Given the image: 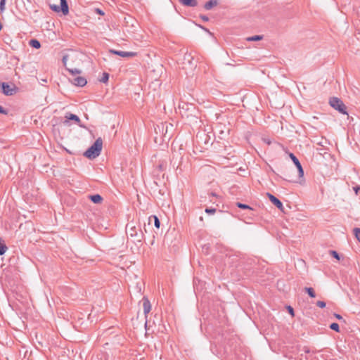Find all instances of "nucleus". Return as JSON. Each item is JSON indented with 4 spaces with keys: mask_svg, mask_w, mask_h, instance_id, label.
Returning a JSON list of instances; mask_svg holds the SVG:
<instances>
[{
    "mask_svg": "<svg viewBox=\"0 0 360 360\" xmlns=\"http://www.w3.org/2000/svg\"><path fill=\"white\" fill-rule=\"evenodd\" d=\"M84 58V54L76 51H71L63 56V62L67 67L68 71L76 75L81 73V65Z\"/></svg>",
    "mask_w": 360,
    "mask_h": 360,
    "instance_id": "nucleus-1",
    "label": "nucleus"
},
{
    "mask_svg": "<svg viewBox=\"0 0 360 360\" xmlns=\"http://www.w3.org/2000/svg\"><path fill=\"white\" fill-rule=\"evenodd\" d=\"M102 148L103 140L101 138H98L94 143L84 152V155L90 160L95 159L100 155Z\"/></svg>",
    "mask_w": 360,
    "mask_h": 360,
    "instance_id": "nucleus-2",
    "label": "nucleus"
},
{
    "mask_svg": "<svg viewBox=\"0 0 360 360\" xmlns=\"http://www.w3.org/2000/svg\"><path fill=\"white\" fill-rule=\"evenodd\" d=\"M50 8L55 12H62L63 15H67L69 11L66 0H47Z\"/></svg>",
    "mask_w": 360,
    "mask_h": 360,
    "instance_id": "nucleus-3",
    "label": "nucleus"
},
{
    "mask_svg": "<svg viewBox=\"0 0 360 360\" xmlns=\"http://www.w3.org/2000/svg\"><path fill=\"white\" fill-rule=\"evenodd\" d=\"M329 103L331 107L338 110L342 114H347L346 107L341 100L337 97H333L330 99Z\"/></svg>",
    "mask_w": 360,
    "mask_h": 360,
    "instance_id": "nucleus-4",
    "label": "nucleus"
},
{
    "mask_svg": "<svg viewBox=\"0 0 360 360\" xmlns=\"http://www.w3.org/2000/svg\"><path fill=\"white\" fill-rule=\"evenodd\" d=\"M2 90L4 94L11 96L15 94L16 87L15 85H9L6 83L2 84Z\"/></svg>",
    "mask_w": 360,
    "mask_h": 360,
    "instance_id": "nucleus-5",
    "label": "nucleus"
},
{
    "mask_svg": "<svg viewBox=\"0 0 360 360\" xmlns=\"http://www.w3.org/2000/svg\"><path fill=\"white\" fill-rule=\"evenodd\" d=\"M110 53L120 56L123 58H132L137 55L136 52L132 51H115V50H110Z\"/></svg>",
    "mask_w": 360,
    "mask_h": 360,
    "instance_id": "nucleus-6",
    "label": "nucleus"
},
{
    "mask_svg": "<svg viewBox=\"0 0 360 360\" xmlns=\"http://www.w3.org/2000/svg\"><path fill=\"white\" fill-rule=\"evenodd\" d=\"M65 120L64 121V124L65 125H68L69 124V120H73L75 122L76 124H77L80 127H82V125L81 124V120L79 118L78 116H77L76 115H74V114H71V113H68L66 115H65Z\"/></svg>",
    "mask_w": 360,
    "mask_h": 360,
    "instance_id": "nucleus-7",
    "label": "nucleus"
},
{
    "mask_svg": "<svg viewBox=\"0 0 360 360\" xmlns=\"http://www.w3.org/2000/svg\"><path fill=\"white\" fill-rule=\"evenodd\" d=\"M266 195L269 198V199L270 200V201L274 205H276L279 210H283V206L282 202L277 198H276L274 195H273L272 194H271L269 193H267Z\"/></svg>",
    "mask_w": 360,
    "mask_h": 360,
    "instance_id": "nucleus-8",
    "label": "nucleus"
},
{
    "mask_svg": "<svg viewBox=\"0 0 360 360\" xmlns=\"http://www.w3.org/2000/svg\"><path fill=\"white\" fill-rule=\"evenodd\" d=\"M142 302H143V311H144L146 316H147L148 314L151 310V304H150V302L148 300V299L146 297H143L142 300Z\"/></svg>",
    "mask_w": 360,
    "mask_h": 360,
    "instance_id": "nucleus-9",
    "label": "nucleus"
},
{
    "mask_svg": "<svg viewBox=\"0 0 360 360\" xmlns=\"http://www.w3.org/2000/svg\"><path fill=\"white\" fill-rule=\"evenodd\" d=\"M72 83L78 86H84L86 84V79L83 77L79 76L73 79Z\"/></svg>",
    "mask_w": 360,
    "mask_h": 360,
    "instance_id": "nucleus-10",
    "label": "nucleus"
},
{
    "mask_svg": "<svg viewBox=\"0 0 360 360\" xmlns=\"http://www.w3.org/2000/svg\"><path fill=\"white\" fill-rule=\"evenodd\" d=\"M179 1L185 6L195 7L198 5L197 0H179Z\"/></svg>",
    "mask_w": 360,
    "mask_h": 360,
    "instance_id": "nucleus-11",
    "label": "nucleus"
},
{
    "mask_svg": "<svg viewBox=\"0 0 360 360\" xmlns=\"http://www.w3.org/2000/svg\"><path fill=\"white\" fill-rule=\"evenodd\" d=\"M219 4L218 0H210L206 2L204 5V8L205 10H210L214 7H216Z\"/></svg>",
    "mask_w": 360,
    "mask_h": 360,
    "instance_id": "nucleus-12",
    "label": "nucleus"
},
{
    "mask_svg": "<svg viewBox=\"0 0 360 360\" xmlns=\"http://www.w3.org/2000/svg\"><path fill=\"white\" fill-rule=\"evenodd\" d=\"M89 198L95 204H101L103 201V198L99 194L90 195Z\"/></svg>",
    "mask_w": 360,
    "mask_h": 360,
    "instance_id": "nucleus-13",
    "label": "nucleus"
},
{
    "mask_svg": "<svg viewBox=\"0 0 360 360\" xmlns=\"http://www.w3.org/2000/svg\"><path fill=\"white\" fill-rule=\"evenodd\" d=\"M295 166L297 167V168L298 169L299 177H300V179H301L300 181H299V183H302L303 176H304L303 169H302V165L299 161L295 164Z\"/></svg>",
    "mask_w": 360,
    "mask_h": 360,
    "instance_id": "nucleus-14",
    "label": "nucleus"
},
{
    "mask_svg": "<svg viewBox=\"0 0 360 360\" xmlns=\"http://www.w3.org/2000/svg\"><path fill=\"white\" fill-rule=\"evenodd\" d=\"M295 166L297 167V168L298 169L299 177H300V179H301L300 181H299V183H302L303 176H304L303 169H302V165L299 161L295 164Z\"/></svg>",
    "mask_w": 360,
    "mask_h": 360,
    "instance_id": "nucleus-15",
    "label": "nucleus"
},
{
    "mask_svg": "<svg viewBox=\"0 0 360 360\" xmlns=\"http://www.w3.org/2000/svg\"><path fill=\"white\" fill-rule=\"evenodd\" d=\"M29 44L31 46L35 49H39L41 47L39 41L37 39H31Z\"/></svg>",
    "mask_w": 360,
    "mask_h": 360,
    "instance_id": "nucleus-16",
    "label": "nucleus"
},
{
    "mask_svg": "<svg viewBox=\"0 0 360 360\" xmlns=\"http://www.w3.org/2000/svg\"><path fill=\"white\" fill-rule=\"evenodd\" d=\"M197 33L199 34V35H203V34H211V33L206 29L203 28L202 26L199 25L198 27V30H197Z\"/></svg>",
    "mask_w": 360,
    "mask_h": 360,
    "instance_id": "nucleus-17",
    "label": "nucleus"
},
{
    "mask_svg": "<svg viewBox=\"0 0 360 360\" xmlns=\"http://www.w3.org/2000/svg\"><path fill=\"white\" fill-rule=\"evenodd\" d=\"M304 290L311 297L314 298L316 297L315 292L312 288H305Z\"/></svg>",
    "mask_w": 360,
    "mask_h": 360,
    "instance_id": "nucleus-18",
    "label": "nucleus"
},
{
    "mask_svg": "<svg viewBox=\"0 0 360 360\" xmlns=\"http://www.w3.org/2000/svg\"><path fill=\"white\" fill-rule=\"evenodd\" d=\"M263 39V36L262 35H255L253 37H248V41H259Z\"/></svg>",
    "mask_w": 360,
    "mask_h": 360,
    "instance_id": "nucleus-19",
    "label": "nucleus"
},
{
    "mask_svg": "<svg viewBox=\"0 0 360 360\" xmlns=\"http://www.w3.org/2000/svg\"><path fill=\"white\" fill-rule=\"evenodd\" d=\"M109 75L107 72H103L102 77L100 79V82L106 83L108 81Z\"/></svg>",
    "mask_w": 360,
    "mask_h": 360,
    "instance_id": "nucleus-20",
    "label": "nucleus"
},
{
    "mask_svg": "<svg viewBox=\"0 0 360 360\" xmlns=\"http://www.w3.org/2000/svg\"><path fill=\"white\" fill-rule=\"evenodd\" d=\"M7 250L6 245L4 243L0 242V255H4Z\"/></svg>",
    "mask_w": 360,
    "mask_h": 360,
    "instance_id": "nucleus-21",
    "label": "nucleus"
},
{
    "mask_svg": "<svg viewBox=\"0 0 360 360\" xmlns=\"http://www.w3.org/2000/svg\"><path fill=\"white\" fill-rule=\"evenodd\" d=\"M353 231H354V233L355 235L356 238L360 243V229L359 228H354Z\"/></svg>",
    "mask_w": 360,
    "mask_h": 360,
    "instance_id": "nucleus-22",
    "label": "nucleus"
},
{
    "mask_svg": "<svg viewBox=\"0 0 360 360\" xmlns=\"http://www.w3.org/2000/svg\"><path fill=\"white\" fill-rule=\"evenodd\" d=\"M330 329L336 331V332H339L340 331V327H339V325L337 323H333L330 324Z\"/></svg>",
    "mask_w": 360,
    "mask_h": 360,
    "instance_id": "nucleus-23",
    "label": "nucleus"
},
{
    "mask_svg": "<svg viewBox=\"0 0 360 360\" xmlns=\"http://www.w3.org/2000/svg\"><path fill=\"white\" fill-rule=\"evenodd\" d=\"M236 205H237L239 208H241V209L252 210V207H250L249 205H245V204H243V203H240V202H237V203H236Z\"/></svg>",
    "mask_w": 360,
    "mask_h": 360,
    "instance_id": "nucleus-24",
    "label": "nucleus"
},
{
    "mask_svg": "<svg viewBox=\"0 0 360 360\" xmlns=\"http://www.w3.org/2000/svg\"><path fill=\"white\" fill-rule=\"evenodd\" d=\"M154 219V224L156 228L159 229L160 226V222L159 221V219L156 216H153Z\"/></svg>",
    "mask_w": 360,
    "mask_h": 360,
    "instance_id": "nucleus-25",
    "label": "nucleus"
},
{
    "mask_svg": "<svg viewBox=\"0 0 360 360\" xmlns=\"http://www.w3.org/2000/svg\"><path fill=\"white\" fill-rule=\"evenodd\" d=\"M94 13L95 14L100 15H105L104 12L103 11H101V9H99V8H96L94 11Z\"/></svg>",
    "mask_w": 360,
    "mask_h": 360,
    "instance_id": "nucleus-26",
    "label": "nucleus"
},
{
    "mask_svg": "<svg viewBox=\"0 0 360 360\" xmlns=\"http://www.w3.org/2000/svg\"><path fill=\"white\" fill-rule=\"evenodd\" d=\"M289 156L291 158V160L293 161L295 165L299 161L298 159L292 153H290Z\"/></svg>",
    "mask_w": 360,
    "mask_h": 360,
    "instance_id": "nucleus-27",
    "label": "nucleus"
},
{
    "mask_svg": "<svg viewBox=\"0 0 360 360\" xmlns=\"http://www.w3.org/2000/svg\"><path fill=\"white\" fill-rule=\"evenodd\" d=\"M316 305L320 308H324L326 307V303L323 301H318L316 302Z\"/></svg>",
    "mask_w": 360,
    "mask_h": 360,
    "instance_id": "nucleus-28",
    "label": "nucleus"
},
{
    "mask_svg": "<svg viewBox=\"0 0 360 360\" xmlns=\"http://www.w3.org/2000/svg\"><path fill=\"white\" fill-rule=\"evenodd\" d=\"M205 212L208 214H214L215 212H216V210L215 209H212V208H207L205 210Z\"/></svg>",
    "mask_w": 360,
    "mask_h": 360,
    "instance_id": "nucleus-29",
    "label": "nucleus"
},
{
    "mask_svg": "<svg viewBox=\"0 0 360 360\" xmlns=\"http://www.w3.org/2000/svg\"><path fill=\"white\" fill-rule=\"evenodd\" d=\"M288 310L290 314L293 317L295 316L294 310L290 306L288 307Z\"/></svg>",
    "mask_w": 360,
    "mask_h": 360,
    "instance_id": "nucleus-30",
    "label": "nucleus"
},
{
    "mask_svg": "<svg viewBox=\"0 0 360 360\" xmlns=\"http://www.w3.org/2000/svg\"><path fill=\"white\" fill-rule=\"evenodd\" d=\"M331 255H332L335 258H336L337 259H338V260L340 259L339 255L338 254V252H335V251H332V252H331Z\"/></svg>",
    "mask_w": 360,
    "mask_h": 360,
    "instance_id": "nucleus-31",
    "label": "nucleus"
},
{
    "mask_svg": "<svg viewBox=\"0 0 360 360\" xmlns=\"http://www.w3.org/2000/svg\"><path fill=\"white\" fill-rule=\"evenodd\" d=\"M5 1L6 0H1V2H0V8H1V10L4 9V4H5Z\"/></svg>",
    "mask_w": 360,
    "mask_h": 360,
    "instance_id": "nucleus-32",
    "label": "nucleus"
},
{
    "mask_svg": "<svg viewBox=\"0 0 360 360\" xmlns=\"http://www.w3.org/2000/svg\"><path fill=\"white\" fill-rule=\"evenodd\" d=\"M335 318H337L339 320H341L342 319V316H340V314H335Z\"/></svg>",
    "mask_w": 360,
    "mask_h": 360,
    "instance_id": "nucleus-33",
    "label": "nucleus"
},
{
    "mask_svg": "<svg viewBox=\"0 0 360 360\" xmlns=\"http://www.w3.org/2000/svg\"><path fill=\"white\" fill-rule=\"evenodd\" d=\"M0 113L6 114V111L3 109L1 106H0Z\"/></svg>",
    "mask_w": 360,
    "mask_h": 360,
    "instance_id": "nucleus-34",
    "label": "nucleus"
},
{
    "mask_svg": "<svg viewBox=\"0 0 360 360\" xmlns=\"http://www.w3.org/2000/svg\"><path fill=\"white\" fill-rule=\"evenodd\" d=\"M202 20H204V21H207L208 20V18L205 16H202Z\"/></svg>",
    "mask_w": 360,
    "mask_h": 360,
    "instance_id": "nucleus-35",
    "label": "nucleus"
},
{
    "mask_svg": "<svg viewBox=\"0 0 360 360\" xmlns=\"http://www.w3.org/2000/svg\"><path fill=\"white\" fill-rule=\"evenodd\" d=\"M2 28H3V25H2V24H0V31L2 30Z\"/></svg>",
    "mask_w": 360,
    "mask_h": 360,
    "instance_id": "nucleus-36",
    "label": "nucleus"
},
{
    "mask_svg": "<svg viewBox=\"0 0 360 360\" xmlns=\"http://www.w3.org/2000/svg\"><path fill=\"white\" fill-rule=\"evenodd\" d=\"M103 20H109V19H108V18H104Z\"/></svg>",
    "mask_w": 360,
    "mask_h": 360,
    "instance_id": "nucleus-37",
    "label": "nucleus"
}]
</instances>
